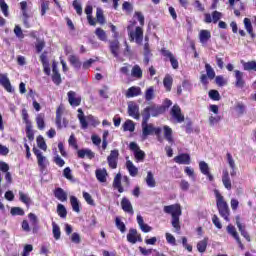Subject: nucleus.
Returning a JSON list of instances; mask_svg holds the SVG:
<instances>
[{
	"label": "nucleus",
	"mask_w": 256,
	"mask_h": 256,
	"mask_svg": "<svg viewBox=\"0 0 256 256\" xmlns=\"http://www.w3.org/2000/svg\"><path fill=\"white\" fill-rule=\"evenodd\" d=\"M214 195L216 197V207L218 209L220 217H223L225 221L229 222V215H231V210H229V204H227V201H225V198L223 197V195H221V192H219V190H214Z\"/></svg>",
	"instance_id": "nucleus-1"
},
{
	"label": "nucleus",
	"mask_w": 256,
	"mask_h": 256,
	"mask_svg": "<svg viewBox=\"0 0 256 256\" xmlns=\"http://www.w3.org/2000/svg\"><path fill=\"white\" fill-rule=\"evenodd\" d=\"M161 128L149 123V116L142 117V139H147L149 135H161Z\"/></svg>",
	"instance_id": "nucleus-2"
},
{
	"label": "nucleus",
	"mask_w": 256,
	"mask_h": 256,
	"mask_svg": "<svg viewBox=\"0 0 256 256\" xmlns=\"http://www.w3.org/2000/svg\"><path fill=\"white\" fill-rule=\"evenodd\" d=\"M164 112L165 106L153 104L144 108V110L142 111V117L148 116V119H151V116L159 117V115H163Z\"/></svg>",
	"instance_id": "nucleus-3"
},
{
	"label": "nucleus",
	"mask_w": 256,
	"mask_h": 256,
	"mask_svg": "<svg viewBox=\"0 0 256 256\" xmlns=\"http://www.w3.org/2000/svg\"><path fill=\"white\" fill-rule=\"evenodd\" d=\"M78 119H79L82 129H87V127H89V123L93 127H97V125H99V123H100L99 120H97L93 117V115H88L85 118V114L83 113V109H81V108L78 109ZM87 121H88V123H87Z\"/></svg>",
	"instance_id": "nucleus-4"
},
{
	"label": "nucleus",
	"mask_w": 256,
	"mask_h": 256,
	"mask_svg": "<svg viewBox=\"0 0 256 256\" xmlns=\"http://www.w3.org/2000/svg\"><path fill=\"white\" fill-rule=\"evenodd\" d=\"M129 149L130 151H133L136 163H143L145 161V152L139 148L137 143L131 142Z\"/></svg>",
	"instance_id": "nucleus-5"
},
{
	"label": "nucleus",
	"mask_w": 256,
	"mask_h": 256,
	"mask_svg": "<svg viewBox=\"0 0 256 256\" xmlns=\"http://www.w3.org/2000/svg\"><path fill=\"white\" fill-rule=\"evenodd\" d=\"M130 29L131 27H128L130 41H135V43L141 45V43H143V29L141 27H136L134 31Z\"/></svg>",
	"instance_id": "nucleus-6"
},
{
	"label": "nucleus",
	"mask_w": 256,
	"mask_h": 256,
	"mask_svg": "<svg viewBox=\"0 0 256 256\" xmlns=\"http://www.w3.org/2000/svg\"><path fill=\"white\" fill-rule=\"evenodd\" d=\"M65 112V108L63 106H59L56 110V126L58 129H63L69 125V121L63 118V113Z\"/></svg>",
	"instance_id": "nucleus-7"
},
{
	"label": "nucleus",
	"mask_w": 256,
	"mask_h": 256,
	"mask_svg": "<svg viewBox=\"0 0 256 256\" xmlns=\"http://www.w3.org/2000/svg\"><path fill=\"white\" fill-rule=\"evenodd\" d=\"M163 210H164V213H167V215H171L172 218L180 217V215H182L180 204H172V205L164 206Z\"/></svg>",
	"instance_id": "nucleus-8"
},
{
	"label": "nucleus",
	"mask_w": 256,
	"mask_h": 256,
	"mask_svg": "<svg viewBox=\"0 0 256 256\" xmlns=\"http://www.w3.org/2000/svg\"><path fill=\"white\" fill-rule=\"evenodd\" d=\"M229 6L234 10L236 17H241V11H245V3L241 0H228Z\"/></svg>",
	"instance_id": "nucleus-9"
},
{
	"label": "nucleus",
	"mask_w": 256,
	"mask_h": 256,
	"mask_svg": "<svg viewBox=\"0 0 256 256\" xmlns=\"http://www.w3.org/2000/svg\"><path fill=\"white\" fill-rule=\"evenodd\" d=\"M119 161V150H111L109 156L107 157V163L110 169H117V163Z\"/></svg>",
	"instance_id": "nucleus-10"
},
{
	"label": "nucleus",
	"mask_w": 256,
	"mask_h": 256,
	"mask_svg": "<svg viewBox=\"0 0 256 256\" xmlns=\"http://www.w3.org/2000/svg\"><path fill=\"white\" fill-rule=\"evenodd\" d=\"M128 115L130 117H133V119H136L139 121L141 119V114L139 113V105L135 102H129L128 103Z\"/></svg>",
	"instance_id": "nucleus-11"
},
{
	"label": "nucleus",
	"mask_w": 256,
	"mask_h": 256,
	"mask_svg": "<svg viewBox=\"0 0 256 256\" xmlns=\"http://www.w3.org/2000/svg\"><path fill=\"white\" fill-rule=\"evenodd\" d=\"M141 243L143 241V238H141V234L137 232V229L131 228L127 234V242L132 243V245H135V243Z\"/></svg>",
	"instance_id": "nucleus-12"
},
{
	"label": "nucleus",
	"mask_w": 256,
	"mask_h": 256,
	"mask_svg": "<svg viewBox=\"0 0 256 256\" xmlns=\"http://www.w3.org/2000/svg\"><path fill=\"white\" fill-rule=\"evenodd\" d=\"M68 95V102L71 107H79L81 105V96L77 94L75 91H69Z\"/></svg>",
	"instance_id": "nucleus-13"
},
{
	"label": "nucleus",
	"mask_w": 256,
	"mask_h": 256,
	"mask_svg": "<svg viewBox=\"0 0 256 256\" xmlns=\"http://www.w3.org/2000/svg\"><path fill=\"white\" fill-rule=\"evenodd\" d=\"M161 53L164 57H166L167 59H169L172 67L174 69H179V61L177 60V58H175V56L173 55V53H171V51L163 48L161 50Z\"/></svg>",
	"instance_id": "nucleus-14"
},
{
	"label": "nucleus",
	"mask_w": 256,
	"mask_h": 256,
	"mask_svg": "<svg viewBox=\"0 0 256 256\" xmlns=\"http://www.w3.org/2000/svg\"><path fill=\"white\" fill-rule=\"evenodd\" d=\"M171 115L173 119L177 121V123H183V121H185V116L181 114V107H179V105H174L172 107Z\"/></svg>",
	"instance_id": "nucleus-15"
},
{
	"label": "nucleus",
	"mask_w": 256,
	"mask_h": 256,
	"mask_svg": "<svg viewBox=\"0 0 256 256\" xmlns=\"http://www.w3.org/2000/svg\"><path fill=\"white\" fill-rule=\"evenodd\" d=\"M20 9L22 11V15H23V23L26 27V29H29V27H31V25L29 24V14L27 12V1H22L20 2Z\"/></svg>",
	"instance_id": "nucleus-16"
},
{
	"label": "nucleus",
	"mask_w": 256,
	"mask_h": 256,
	"mask_svg": "<svg viewBox=\"0 0 256 256\" xmlns=\"http://www.w3.org/2000/svg\"><path fill=\"white\" fill-rule=\"evenodd\" d=\"M234 77L236 79L235 87H237L238 89H243V87H245V79L243 78V72L239 70H234Z\"/></svg>",
	"instance_id": "nucleus-17"
},
{
	"label": "nucleus",
	"mask_w": 256,
	"mask_h": 256,
	"mask_svg": "<svg viewBox=\"0 0 256 256\" xmlns=\"http://www.w3.org/2000/svg\"><path fill=\"white\" fill-rule=\"evenodd\" d=\"M0 85L4 87L8 91V93H13V86H11V81H9V77H7V74H1L0 73Z\"/></svg>",
	"instance_id": "nucleus-18"
},
{
	"label": "nucleus",
	"mask_w": 256,
	"mask_h": 256,
	"mask_svg": "<svg viewBox=\"0 0 256 256\" xmlns=\"http://www.w3.org/2000/svg\"><path fill=\"white\" fill-rule=\"evenodd\" d=\"M109 49L113 57H119V50L121 49V44L119 43V40H110Z\"/></svg>",
	"instance_id": "nucleus-19"
},
{
	"label": "nucleus",
	"mask_w": 256,
	"mask_h": 256,
	"mask_svg": "<svg viewBox=\"0 0 256 256\" xmlns=\"http://www.w3.org/2000/svg\"><path fill=\"white\" fill-rule=\"evenodd\" d=\"M175 163H178L179 165H190L191 164V156L187 153L180 154L176 157H174Z\"/></svg>",
	"instance_id": "nucleus-20"
},
{
	"label": "nucleus",
	"mask_w": 256,
	"mask_h": 256,
	"mask_svg": "<svg viewBox=\"0 0 256 256\" xmlns=\"http://www.w3.org/2000/svg\"><path fill=\"white\" fill-rule=\"evenodd\" d=\"M199 169H200L202 175H205L206 177H208L209 181H213L214 178H213L211 172L209 171V164H207V162L200 161Z\"/></svg>",
	"instance_id": "nucleus-21"
},
{
	"label": "nucleus",
	"mask_w": 256,
	"mask_h": 256,
	"mask_svg": "<svg viewBox=\"0 0 256 256\" xmlns=\"http://www.w3.org/2000/svg\"><path fill=\"white\" fill-rule=\"evenodd\" d=\"M137 223L143 233H150V231H153V228L145 223L141 214L137 215Z\"/></svg>",
	"instance_id": "nucleus-22"
},
{
	"label": "nucleus",
	"mask_w": 256,
	"mask_h": 256,
	"mask_svg": "<svg viewBox=\"0 0 256 256\" xmlns=\"http://www.w3.org/2000/svg\"><path fill=\"white\" fill-rule=\"evenodd\" d=\"M222 183L225 189H227L228 191H231L233 187L231 184V177H229V171H227L226 169L223 170L222 172Z\"/></svg>",
	"instance_id": "nucleus-23"
},
{
	"label": "nucleus",
	"mask_w": 256,
	"mask_h": 256,
	"mask_svg": "<svg viewBox=\"0 0 256 256\" xmlns=\"http://www.w3.org/2000/svg\"><path fill=\"white\" fill-rule=\"evenodd\" d=\"M121 207L125 213H129L130 215H133L135 212L133 211V205L131 204V201L127 198H122L121 201Z\"/></svg>",
	"instance_id": "nucleus-24"
},
{
	"label": "nucleus",
	"mask_w": 256,
	"mask_h": 256,
	"mask_svg": "<svg viewBox=\"0 0 256 256\" xmlns=\"http://www.w3.org/2000/svg\"><path fill=\"white\" fill-rule=\"evenodd\" d=\"M77 155H78L79 159H85V157H87L88 159L95 158V152L91 151V149L78 150Z\"/></svg>",
	"instance_id": "nucleus-25"
},
{
	"label": "nucleus",
	"mask_w": 256,
	"mask_h": 256,
	"mask_svg": "<svg viewBox=\"0 0 256 256\" xmlns=\"http://www.w3.org/2000/svg\"><path fill=\"white\" fill-rule=\"evenodd\" d=\"M211 39V32L209 30H201L199 33V41L202 45H207Z\"/></svg>",
	"instance_id": "nucleus-26"
},
{
	"label": "nucleus",
	"mask_w": 256,
	"mask_h": 256,
	"mask_svg": "<svg viewBox=\"0 0 256 256\" xmlns=\"http://www.w3.org/2000/svg\"><path fill=\"white\" fill-rule=\"evenodd\" d=\"M96 179L100 183H106L107 182V169L102 168V169H96L95 171Z\"/></svg>",
	"instance_id": "nucleus-27"
},
{
	"label": "nucleus",
	"mask_w": 256,
	"mask_h": 256,
	"mask_svg": "<svg viewBox=\"0 0 256 256\" xmlns=\"http://www.w3.org/2000/svg\"><path fill=\"white\" fill-rule=\"evenodd\" d=\"M141 95V87L132 86L126 92V97L131 99V97H139Z\"/></svg>",
	"instance_id": "nucleus-28"
},
{
	"label": "nucleus",
	"mask_w": 256,
	"mask_h": 256,
	"mask_svg": "<svg viewBox=\"0 0 256 256\" xmlns=\"http://www.w3.org/2000/svg\"><path fill=\"white\" fill-rule=\"evenodd\" d=\"M54 197H56V199H58V201H62L65 202L67 201V192H65V190H63V188H56L54 190Z\"/></svg>",
	"instance_id": "nucleus-29"
},
{
	"label": "nucleus",
	"mask_w": 256,
	"mask_h": 256,
	"mask_svg": "<svg viewBox=\"0 0 256 256\" xmlns=\"http://www.w3.org/2000/svg\"><path fill=\"white\" fill-rule=\"evenodd\" d=\"M126 169L128 170L131 177H137L139 169L131 162V160L126 161Z\"/></svg>",
	"instance_id": "nucleus-30"
},
{
	"label": "nucleus",
	"mask_w": 256,
	"mask_h": 256,
	"mask_svg": "<svg viewBox=\"0 0 256 256\" xmlns=\"http://www.w3.org/2000/svg\"><path fill=\"white\" fill-rule=\"evenodd\" d=\"M226 231L231 237H233L236 243H240L239 233H237V229L232 224L228 225Z\"/></svg>",
	"instance_id": "nucleus-31"
},
{
	"label": "nucleus",
	"mask_w": 256,
	"mask_h": 256,
	"mask_svg": "<svg viewBox=\"0 0 256 256\" xmlns=\"http://www.w3.org/2000/svg\"><path fill=\"white\" fill-rule=\"evenodd\" d=\"M131 76L135 77L136 79H141L143 77V70L141 69L140 65H134L131 70Z\"/></svg>",
	"instance_id": "nucleus-32"
},
{
	"label": "nucleus",
	"mask_w": 256,
	"mask_h": 256,
	"mask_svg": "<svg viewBox=\"0 0 256 256\" xmlns=\"http://www.w3.org/2000/svg\"><path fill=\"white\" fill-rule=\"evenodd\" d=\"M164 138L166 139V141H168V143H173V129H171V127L169 126H164Z\"/></svg>",
	"instance_id": "nucleus-33"
},
{
	"label": "nucleus",
	"mask_w": 256,
	"mask_h": 256,
	"mask_svg": "<svg viewBox=\"0 0 256 256\" xmlns=\"http://www.w3.org/2000/svg\"><path fill=\"white\" fill-rule=\"evenodd\" d=\"M234 109H235L237 115L241 116V115H245V113L247 111V106L243 102H237L235 104Z\"/></svg>",
	"instance_id": "nucleus-34"
},
{
	"label": "nucleus",
	"mask_w": 256,
	"mask_h": 256,
	"mask_svg": "<svg viewBox=\"0 0 256 256\" xmlns=\"http://www.w3.org/2000/svg\"><path fill=\"white\" fill-rule=\"evenodd\" d=\"M113 188L118 189L120 193H123L124 189L123 186H121V173H118L113 181Z\"/></svg>",
	"instance_id": "nucleus-35"
},
{
	"label": "nucleus",
	"mask_w": 256,
	"mask_h": 256,
	"mask_svg": "<svg viewBox=\"0 0 256 256\" xmlns=\"http://www.w3.org/2000/svg\"><path fill=\"white\" fill-rule=\"evenodd\" d=\"M207 243H209V238H204L197 243V250L199 253H205V251H207Z\"/></svg>",
	"instance_id": "nucleus-36"
},
{
	"label": "nucleus",
	"mask_w": 256,
	"mask_h": 256,
	"mask_svg": "<svg viewBox=\"0 0 256 256\" xmlns=\"http://www.w3.org/2000/svg\"><path fill=\"white\" fill-rule=\"evenodd\" d=\"M52 233L56 241H59V239H61V228H59V225H57V223L55 222H52Z\"/></svg>",
	"instance_id": "nucleus-37"
},
{
	"label": "nucleus",
	"mask_w": 256,
	"mask_h": 256,
	"mask_svg": "<svg viewBox=\"0 0 256 256\" xmlns=\"http://www.w3.org/2000/svg\"><path fill=\"white\" fill-rule=\"evenodd\" d=\"M163 85H164L166 91H171V87H173V77H171V75L167 74L164 77Z\"/></svg>",
	"instance_id": "nucleus-38"
},
{
	"label": "nucleus",
	"mask_w": 256,
	"mask_h": 256,
	"mask_svg": "<svg viewBox=\"0 0 256 256\" xmlns=\"http://www.w3.org/2000/svg\"><path fill=\"white\" fill-rule=\"evenodd\" d=\"M146 184L150 187V188H153L157 185V182L155 181V177L153 176V172L149 171L147 173V176H146Z\"/></svg>",
	"instance_id": "nucleus-39"
},
{
	"label": "nucleus",
	"mask_w": 256,
	"mask_h": 256,
	"mask_svg": "<svg viewBox=\"0 0 256 256\" xmlns=\"http://www.w3.org/2000/svg\"><path fill=\"white\" fill-rule=\"evenodd\" d=\"M37 161L38 167H40V171H45V169H47V165L49 164V162L47 161V157L40 156L39 158H37Z\"/></svg>",
	"instance_id": "nucleus-40"
},
{
	"label": "nucleus",
	"mask_w": 256,
	"mask_h": 256,
	"mask_svg": "<svg viewBox=\"0 0 256 256\" xmlns=\"http://www.w3.org/2000/svg\"><path fill=\"white\" fill-rule=\"evenodd\" d=\"M122 127L123 131H130V133L135 131V123L132 120H126Z\"/></svg>",
	"instance_id": "nucleus-41"
},
{
	"label": "nucleus",
	"mask_w": 256,
	"mask_h": 256,
	"mask_svg": "<svg viewBox=\"0 0 256 256\" xmlns=\"http://www.w3.org/2000/svg\"><path fill=\"white\" fill-rule=\"evenodd\" d=\"M70 203L73 211H75V213H80L81 209L79 208V200L77 199V197L71 196Z\"/></svg>",
	"instance_id": "nucleus-42"
},
{
	"label": "nucleus",
	"mask_w": 256,
	"mask_h": 256,
	"mask_svg": "<svg viewBox=\"0 0 256 256\" xmlns=\"http://www.w3.org/2000/svg\"><path fill=\"white\" fill-rule=\"evenodd\" d=\"M244 71H256V61H249L243 63Z\"/></svg>",
	"instance_id": "nucleus-43"
},
{
	"label": "nucleus",
	"mask_w": 256,
	"mask_h": 256,
	"mask_svg": "<svg viewBox=\"0 0 256 256\" xmlns=\"http://www.w3.org/2000/svg\"><path fill=\"white\" fill-rule=\"evenodd\" d=\"M95 35L100 41H107V33L101 28H96Z\"/></svg>",
	"instance_id": "nucleus-44"
},
{
	"label": "nucleus",
	"mask_w": 256,
	"mask_h": 256,
	"mask_svg": "<svg viewBox=\"0 0 256 256\" xmlns=\"http://www.w3.org/2000/svg\"><path fill=\"white\" fill-rule=\"evenodd\" d=\"M96 18L98 23H100V25H105V16L103 15V9L101 8L96 9Z\"/></svg>",
	"instance_id": "nucleus-45"
},
{
	"label": "nucleus",
	"mask_w": 256,
	"mask_h": 256,
	"mask_svg": "<svg viewBox=\"0 0 256 256\" xmlns=\"http://www.w3.org/2000/svg\"><path fill=\"white\" fill-rule=\"evenodd\" d=\"M57 213L61 219H65L67 217V209L63 204H58Z\"/></svg>",
	"instance_id": "nucleus-46"
},
{
	"label": "nucleus",
	"mask_w": 256,
	"mask_h": 256,
	"mask_svg": "<svg viewBox=\"0 0 256 256\" xmlns=\"http://www.w3.org/2000/svg\"><path fill=\"white\" fill-rule=\"evenodd\" d=\"M36 141L39 149H42V151H47V143H45V139L43 138V136H38L36 138Z\"/></svg>",
	"instance_id": "nucleus-47"
},
{
	"label": "nucleus",
	"mask_w": 256,
	"mask_h": 256,
	"mask_svg": "<svg viewBox=\"0 0 256 256\" xmlns=\"http://www.w3.org/2000/svg\"><path fill=\"white\" fill-rule=\"evenodd\" d=\"M69 62L75 69H81V62L79 61V58H77L75 55H71L69 57Z\"/></svg>",
	"instance_id": "nucleus-48"
},
{
	"label": "nucleus",
	"mask_w": 256,
	"mask_h": 256,
	"mask_svg": "<svg viewBox=\"0 0 256 256\" xmlns=\"http://www.w3.org/2000/svg\"><path fill=\"white\" fill-rule=\"evenodd\" d=\"M26 135L29 141H33L35 139V133L33 132V126L31 124L26 125Z\"/></svg>",
	"instance_id": "nucleus-49"
},
{
	"label": "nucleus",
	"mask_w": 256,
	"mask_h": 256,
	"mask_svg": "<svg viewBox=\"0 0 256 256\" xmlns=\"http://www.w3.org/2000/svg\"><path fill=\"white\" fill-rule=\"evenodd\" d=\"M205 69H206V75L208 76V78L215 79V70L213 69V67H211L209 63L205 64Z\"/></svg>",
	"instance_id": "nucleus-50"
},
{
	"label": "nucleus",
	"mask_w": 256,
	"mask_h": 256,
	"mask_svg": "<svg viewBox=\"0 0 256 256\" xmlns=\"http://www.w3.org/2000/svg\"><path fill=\"white\" fill-rule=\"evenodd\" d=\"M115 223H116L117 229H119L121 233H125V231H127V227L125 226V223H123V221H121L119 217L115 219Z\"/></svg>",
	"instance_id": "nucleus-51"
},
{
	"label": "nucleus",
	"mask_w": 256,
	"mask_h": 256,
	"mask_svg": "<svg viewBox=\"0 0 256 256\" xmlns=\"http://www.w3.org/2000/svg\"><path fill=\"white\" fill-rule=\"evenodd\" d=\"M0 8L5 17H9V6L5 0H0Z\"/></svg>",
	"instance_id": "nucleus-52"
},
{
	"label": "nucleus",
	"mask_w": 256,
	"mask_h": 256,
	"mask_svg": "<svg viewBox=\"0 0 256 256\" xmlns=\"http://www.w3.org/2000/svg\"><path fill=\"white\" fill-rule=\"evenodd\" d=\"M19 197H20V201H22V203H24L27 206L31 205V198H29V195L20 191Z\"/></svg>",
	"instance_id": "nucleus-53"
},
{
	"label": "nucleus",
	"mask_w": 256,
	"mask_h": 256,
	"mask_svg": "<svg viewBox=\"0 0 256 256\" xmlns=\"http://www.w3.org/2000/svg\"><path fill=\"white\" fill-rule=\"evenodd\" d=\"M153 97H155V89L150 87L145 92V99L146 101H152Z\"/></svg>",
	"instance_id": "nucleus-54"
},
{
	"label": "nucleus",
	"mask_w": 256,
	"mask_h": 256,
	"mask_svg": "<svg viewBox=\"0 0 256 256\" xmlns=\"http://www.w3.org/2000/svg\"><path fill=\"white\" fill-rule=\"evenodd\" d=\"M210 99L213 101H220L221 100V94H219V91L217 90H210L208 93Z\"/></svg>",
	"instance_id": "nucleus-55"
},
{
	"label": "nucleus",
	"mask_w": 256,
	"mask_h": 256,
	"mask_svg": "<svg viewBox=\"0 0 256 256\" xmlns=\"http://www.w3.org/2000/svg\"><path fill=\"white\" fill-rule=\"evenodd\" d=\"M36 123H37L38 129H40V130L45 129V120L43 118V115L39 114L36 117Z\"/></svg>",
	"instance_id": "nucleus-56"
},
{
	"label": "nucleus",
	"mask_w": 256,
	"mask_h": 256,
	"mask_svg": "<svg viewBox=\"0 0 256 256\" xmlns=\"http://www.w3.org/2000/svg\"><path fill=\"white\" fill-rule=\"evenodd\" d=\"M77 15H83V7L81 6V3L77 0H74L72 3Z\"/></svg>",
	"instance_id": "nucleus-57"
},
{
	"label": "nucleus",
	"mask_w": 256,
	"mask_h": 256,
	"mask_svg": "<svg viewBox=\"0 0 256 256\" xmlns=\"http://www.w3.org/2000/svg\"><path fill=\"white\" fill-rule=\"evenodd\" d=\"M10 213L13 216H15V215L23 216V215H25V211L23 210V208H20V207H13V208H11Z\"/></svg>",
	"instance_id": "nucleus-58"
},
{
	"label": "nucleus",
	"mask_w": 256,
	"mask_h": 256,
	"mask_svg": "<svg viewBox=\"0 0 256 256\" xmlns=\"http://www.w3.org/2000/svg\"><path fill=\"white\" fill-rule=\"evenodd\" d=\"M70 239L71 242L75 243L76 245H79V243H81V235H79V233L77 232L72 233Z\"/></svg>",
	"instance_id": "nucleus-59"
},
{
	"label": "nucleus",
	"mask_w": 256,
	"mask_h": 256,
	"mask_svg": "<svg viewBox=\"0 0 256 256\" xmlns=\"http://www.w3.org/2000/svg\"><path fill=\"white\" fill-rule=\"evenodd\" d=\"M172 227L176 230V233H180L181 225L179 224V217L172 218Z\"/></svg>",
	"instance_id": "nucleus-60"
},
{
	"label": "nucleus",
	"mask_w": 256,
	"mask_h": 256,
	"mask_svg": "<svg viewBox=\"0 0 256 256\" xmlns=\"http://www.w3.org/2000/svg\"><path fill=\"white\" fill-rule=\"evenodd\" d=\"M83 197L86 203H88V205L95 206V200H93V197H91V194H89L88 192H83Z\"/></svg>",
	"instance_id": "nucleus-61"
},
{
	"label": "nucleus",
	"mask_w": 256,
	"mask_h": 256,
	"mask_svg": "<svg viewBox=\"0 0 256 256\" xmlns=\"http://www.w3.org/2000/svg\"><path fill=\"white\" fill-rule=\"evenodd\" d=\"M219 121H221V116H219L217 114L215 116L209 117V124L211 127H213L214 125H217V123H219Z\"/></svg>",
	"instance_id": "nucleus-62"
},
{
	"label": "nucleus",
	"mask_w": 256,
	"mask_h": 256,
	"mask_svg": "<svg viewBox=\"0 0 256 256\" xmlns=\"http://www.w3.org/2000/svg\"><path fill=\"white\" fill-rule=\"evenodd\" d=\"M215 82L218 87H224L227 84V80L223 76H216Z\"/></svg>",
	"instance_id": "nucleus-63"
},
{
	"label": "nucleus",
	"mask_w": 256,
	"mask_h": 256,
	"mask_svg": "<svg viewBox=\"0 0 256 256\" xmlns=\"http://www.w3.org/2000/svg\"><path fill=\"white\" fill-rule=\"evenodd\" d=\"M33 251V245L27 244L24 246L22 256H29V254Z\"/></svg>",
	"instance_id": "nucleus-64"
}]
</instances>
